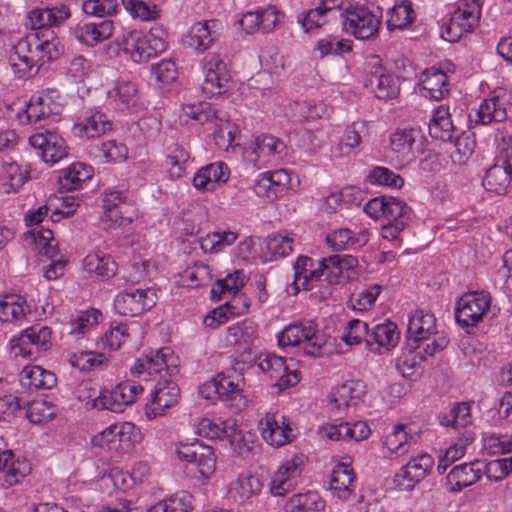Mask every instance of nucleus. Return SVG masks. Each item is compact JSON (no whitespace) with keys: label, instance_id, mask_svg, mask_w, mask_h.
<instances>
[{"label":"nucleus","instance_id":"obj_1","mask_svg":"<svg viewBox=\"0 0 512 512\" xmlns=\"http://www.w3.org/2000/svg\"><path fill=\"white\" fill-rule=\"evenodd\" d=\"M178 366V357L170 348L165 347L144 355L131 367L132 375L139 379L148 381L159 377L155 389L151 392V400L146 405L148 417L163 415L167 409L178 403L180 389L176 383L166 378L177 374Z\"/></svg>","mask_w":512,"mask_h":512},{"label":"nucleus","instance_id":"obj_2","mask_svg":"<svg viewBox=\"0 0 512 512\" xmlns=\"http://www.w3.org/2000/svg\"><path fill=\"white\" fill-rule=\"evenodd\" d=\"M42 32H31L21 38L9 56V64L16 77L28 78L38 72L39 67L58 56L57 42L45 37Z\"/></svg>","mask_w":512,"mask_h":512},{"label":"nucleus","instance_id":"obj_3","mask_svg":"<svg viewBox=\"0 0 512 512\" xmlns=\"http://www.w3.org/2000/svg\"><path fill=\"white\" fill-rule=\"evenodd\" d=\"M160 29H151L148 34L139 30L126 31L119 43L123 52L135 63H143L167 49Z\"/></svg>","mask_w":512,"mask_h":512},{"label":"nucleus","instance_id":"obj_4","mask_svg":"<svg viewBox=\"0 0 512 512\" xmlns=\"http://www.w3.org/2000/svg\"><path fill=\"white\" fill-rule=\"evenodd\" d=\"M482 11L480 0H460L451 17L441 25V37L449 42L458 41L479 24Z\"/></svg>","mask_w":512,"mask_h":512},{"label":"nucleus","instance_id":"obj_5","mask_svg":"<svg viewBox=\"0 0 512 512\" xmlns=\"http://www.w3.org/2000/svg\"><path fill=\"white\" fill-rule=\"evenodd\" d=\"M52 329L45 325H33L10 340V353L14 357L38 359L53 345Z\"/></svg>","mask_w":512,"mask_h":512},{"label":"nucleus","instance_id":"obj_6","mask_svg":"<svg viewBox=\"0 0 512 512\" xmlns=\"http://www.w3.org/2000/svg\"><path fill=\"white\" fill-rule=\"evenodd\" d=\"M277 341L281 348L304 344V353L312 357L319 356L324 345L317 325L312 320H302L286 326L278 334Z\"/></svg>","mask_w":512,"mask_h":512},{"label":"nucleus","instance_id":"obj_7","mask_svg":"<svg viewBox=\"0 0 512 512\" xmlns=\"http://www.w3.org/2000/svg\"><path fill=\"white\" fill-rule=\"evenodd\" d=\"M102 203L101 222L105 229L125 227L133 221L135 211L127 191L107 188L102 194Z\"/></svg>","mask_w":512,"mask_h":512},{"label":"nucleus","instance_id":"obj_8","mask_svg":"<svg viewBox=\"0 0 512 512\" xmlns=\"http://www.w3.org/2000/svg\"><path fill=\"white\" fill-rule=\"evenodd\" d=\"M492 297L486 291L465 293L457 301L456 322L470 333L490 312Z\"/></svg>","mask_w":512,"mask_h":512},{"label":"nucleus","instance_id":"obj_9","mask_svg":"<svg viewBox=\"0 0 512 512\" xmlns=\"http://www.w3.org/2000/svg\"><path fill=\"white\" fill-rule=\"evenodd\" d=\"M64 104L60 92L47 89L33 95L23 112L28 124L44 127L46 121L60 115Z\"/></svg>","mask_w":512,"mask_h":512},{"label":"nucleus","instance_id":"obj_10","mask_svg":"<svg viewBox=\"0 0 512 512\" xmlns=\"http://www.w3.org/2000/svg\"><path fill=\"white\" fill-rule=\"evenodd\" d=\"M343 30L356 39L368 40L377 35L381 16L363 6L346 9L342 14Z\"/></svg>","mask_w":512,"mask_h":512},{"label":"nucleus","instance_id":"obj_11","mask_svg":"<svg viewBox=\"0 0 512 512\" xmlns=\"http://www.w3.org/2000/svg\"><path fill=\"white\" fill-rule=\"evenodd\" d=\"M256 363L279 392L295 386L300 381L298 370L292 368L283 357L272 353H263L257 357Z\"/></svg>","mask_w":512,"mask_h":512},{"label":"nucleus","instance_id":"obj_12","mask_svg":"<svg viewBox=\"0 0 512 512\" xmlns=\"http://www.w3.org/2000/svg\"><path fill=\"white\" fill-rule=\"evenodd\" d=\"M512 179V135L503 139V147L496 162L485 174L483 185L488 191L503 194Z\"/></svg>","mask_w":512,"mask_h":512},{"label":"nucleus","instance_id":"obj_13","mask_svg":"<svg viewBox=\"0 0 512 512\" xmlns=\"http://www.w3.org/2000/svg\"><path fill=\"white\" fill-rule=\"evenodd\" d=\"M204 83L202 91L209 97L219 96L231 88V76L224 60L216 54L207 55L202 61Z\"/></svg>","mask_w":512,"mask_h":512},{"label":"nucleus","instance_id":"obj_14","mask_svg":"<svg viewBox=\"0 0 512 512\" xmlns=\"http://www.w3.org/2000/svg\"><path fill=\"white\" fill-rule=\"evenodd\" d=\"M259 429L263 440L273 447H282L295 437L290 419L279 412H266L259 421Z\"/></svg>","mask_w":512,"mask_h":512},{"label":"nucleus","instance_id":"obj_15","mask_svg":"<svg viewBox=\"0 0 512 512\" xmlns=\"http://www.w3.org/2000/svg\"><path fill=\"white\" fill-rule=\"evenodd\" d=\"M143 392L141 385L126 381L118 384L111 390H103L93 400V406L113 412H122L123 409L135 402L137 396Z\"/></svg>","mask_w":512,"mask_h":512},{"label":"nucleus","instance_id":"obj_16","mask_svg":"<svg viewBox=\"0 0 512 512\" xmlns=\"http://www.w3.org/2000/svg\"><path fill=\"white\" fill-rule=\"evenodd\" d=\"M371 70L367 71L364 81L366 88L370 89L378 99L389 100L399 94L397 80L380 64L378 56H372L368 62Z\"/></svg>","mask_w":512,"mask_h":512},{"label":"nucleus","instance_id":"obj_17","mask_svg":"<svg viewBox=\"0 0 512 512\" xmlns=\"http://www.w3.org/2000/svg\"><path fill=\"white\" fill-rule=\"evenodd\" d=\"M418 436L410 425L396 424L382 441L381 452L385 459L395 460L407 455L417 444Z\"/></svg>","mask_w":512,"mask_h":512},{"label":"nucleus","instance_id":"obj_18","mask_svg":"<svg viewBox=\"0 0 512 512\" xmlns=\"http://www.w3.org/2000/svg\"><path fill=\"white\" fill-rule=\"evenodd\" d=\"M366 394V385L361 380H348L334 387L329 396L331 410L339 417L348 414Z\"/></svg>","mask_w":512,"mask_h":512},{"label":"nucleus","instance_id":"obj_19","mask_svg":"<svg viewBox=\"0 0 512 512\" xmlns=\"http://www.w3.org/2000/svg\"><path fill=\"white\" fill-rule=\"evenodd\" d=\"M156 295L150 289H129L120 292L114 300V308L123 316L135 317L152 308Z\"/></svg>","mask_w":512,"mask_h":512},{"label":"nucleus","instance_id":"obj_20","mask_svg":"<svg viewBox=\"0 0 512 512\" xmlns=\"http://www.w3.org/2000/svg\"><path fill=\"white\" fill-rule=\"evenodd\" d=\"M422 138L421 131L416 128L397 129L391 134L390 148L401 165H407L416 159Z\"/></svg>","mask_w":512,"mask_h":512},{"label":"nucleus","instance_id":"obj_21","mask_svg":"<svg viewBox=\"0 0 512 512\" xmlns=\"http://www.w3.org/2000/svg\"><path fill=\"white\" fill-rule=\"evenodd\" d=\"M434 465L433 457L425 452L412 456L395 474L394 481L404 490H411L422 481Z\"/></svg>","mask_w":512,"mask_h":512},{"label":"nucleus","instance_id":"obj_22","mask_svg":"<svg viewBox=\"0 0 512 512\" xmlns=\"http://www.w3.org/2000/svg\"><path fill=\"white\" fill-rule=\"evenodd\" d=\"M304 465V456L295 455L284 461L270 482V491L274 496H284L299 483Z\"/></svg>","mask_w":512,"mask_h":512},{"label":"nucleus","instance_id":"obj_23","mask_svg":"<svg viewBox=\"0 0 512 512\" xmlns=\"http://www.w3.org/2000/svg\"><path fill=\"white\" fill-rule=\"evenodd\" d=\"M30 145L38 150L44 162L55 164L67 154L64 139L54 131L44 130L30 136Z\"/></svg>","mask_w":512,"mask_h":512},{"label":"nucleus","instance_id":"obj_24","mask_svg":"<svg viewBox=\"0 0 512 512\" xmlns=\"http://www.w3.org/2000/svg\"><path fill=\"white\" fill-rule=\"evenodd\" d=\"M112 130V122L101 111L89 108L82 111L72 132L79 138H96Z\"/></svg>","mask_w":512,"mask_h":512},{"label":"nucleus","instance_id":"obj_25","mask_svg":"<svg viewBox=\"0 0 512 512\" xmlns=\"http://www.w3.org/2000/svg\"><path fill=\"white\" fill-rule=\"evenodd\" d=\"M482 478L481 461L475 460L454 466L446 475L445 489L452 494H458L465 488L476 484Z\"/></svg>","mask_w":512,"mask_h":512},{"label":"nucleus","instance_id":"obj_26","mask_svg":"<svg viewBox=\"0 0 512 512\" xmlns=\"http://www.w3.org/2000/svg\"><path fill=\"white\" fill-rule=\"evenodd\" d=\"M318 434L323 439L331 441H362L371 434V429L366 422L357 421L352 424L341 422L339 424H327L318 429Z\"/></svg>","mask_w":512,"mask_h":512},{"label":"nucleus","instance_id":"obj_27","mask_svg":"<svg viewBox=\"0 0 512 512\" xmlns=\"http://www.w3.org/2000/svg\"><path fill=\"white\" fill-rule=\"evenodd\" d=\"M418 85L422 96L436 101L444 99L450 91L447 74L435 67L426 69L420 74Z\"/></svg>","mask_w":512,"mask_h":512},{"label":"nucleus","instance_id":"obj_28","mask_svg":"<svg viewBox=\"0 0 512 512\" xmlns=\"http://www.w3.org/2000/svg\"><path fill=\"white\" fill-rule=\"evenodd\" d=\"M230 170L226 163L217 161L205 165L195 173L192 184L199 191H214L228 181Z\"/></svg>","mask_w":512,"mask_h":512},{"label":"nucleus","instance_id":"obj_29","mask_svg":"<svg viewBox=\"0 0 512 512\" xmlns=\"http://www.w3.org/2000/svg\"><path fill=\"white\" fill-rule=\"evenodd\" d=\"M400 332L397 325L386 321L375 325L367 338V347L370 351L378 354L390 351L398 344Z\"/></svg>","mask_w":512,"mask_h":512},{"label":"nucleus","instance_id":"obj_30","mask_svg":"<svg viewBox=\"0 0 512 512\" xmlns=\"http://www.w3.org/2000/svg\"><path fill=\"white\" fill-rule=\"evenodd\" d=\"M407 334L414 342H425L441 333L437 331L436 318L433 314L416 310L409 316Z\"/></svg>","mask_w":512,"mask_h":512},{"label":"nucleus","instance_id":"obj_31","mask_svg":"<svg viewBox=\"0 0 512 512\" xmlns=\"http://www.w3.org/2000/svg\"><path fill=\"white\" fill-rule=\"evenodd\" d=\"M355 475L349 462L338 463L331 474L330 490L334 498L348 501L354 491Z\"/></svg>","mask_w":512,"mask_h":512},{"label":"nucleus","instance_id":"obj_32","mask_svg":"<svg viewBox=\"0 0 512 512\" xmlns=\"http://www.w3.org/2000/svg\"><path fill=\"white\" fill-rule=\"evenodd\" d=\"M219 31L220 24L217 20L197 22L190 28L188 45L199 52H204L217 40Z\"/></svg>","mask_w":512,"mask_h":512},{"label":"nucleus","instance_id":"obj_33","mask_svg":"<svg viewBox=\"0 0 512 512\" xmlns=\"http://www.w3.org/2000/svg\"><path fill=\"white\" fill-rule=\"evenodd\" d=\"M112 20H103L99 23H83L75 27L73 34L76 39L87 46L93 47L109 39L113 34Z\"/></svg>","mask_w":512,"mask_h":512},{"label":"nucleus","instance_id":"obj_34","mask_svg":"<svg viewBox=\"0 0 512 512\" xmlns=\"http://www.w3.org/2000/svg\"><path fill=\"white\" fill-rule=\"evenodd\" d=\"M30 465L25 460H14L12 451L0 453V473H2V486L5 488L18 484L30 473Z\"/></svg>","mask_w":512,"mask_h":512},{"label":"nucleus","instance_id":"obj_35","mask_svg":"<svg viewBox=\"0 0 512 512\" xmlns=\"http://www.w3.org/2000/svg\"><path fill=\"white\" fill-rule=\"evenodd\" d=\"M470 120L480 125L503 122L507 118L505 101L498 96L485 99L475 111L470 113Z\"/></svg>","mask_w":512,"mask_h":512},{"label":"nucleus","instance_id":"obj_36","mask_svg":"<svg viewBox=\"0 0 512 512\" xmlns=\"http://www.w3.org/2000/svg\"><path fill=\"white\" fill-rule=\"evenodd\" d=\"M25 245L32 247L41 255L52 259L57 255V242L53 237V232L49 228H32L23 234Z\"/></svg>","mask_w":512,"mask_h":512},{"label":"nucleus","instance_id":"obj_37","mask_svg":"<svg viewBox=\"0 0 512 512\" xmlns=\"http://www.w3.org/2000/svg\"><path fill=\"white\" fill-rule=\"evenodd\" d=\"M284 148V143L278 138L271 135H262L244 149L243 155L248 162L257 165L260 157L279 154Z\"/></svg>","mask_w":512,"mask_h":512},{"label":"nucleus","instance_id":"obj_38","mask_svg":"<svg viewBox=\"0 0 512 512\" xmlns=\"http://www.w3.org/2000/svg\"><path fill=\"white\" fill-rule=\"evenodd\" d=\"M244 386V379L236 371L228 373H219L212 379L208 388L218 391V398L224 401L234 400L241 396Z\"/></svg>","mask_w":512,"mask_h":512},{"label":"nucleus","instance_id":"obj_39","mask_svg":"<svg viewBox=\"0 0 512 512\" xmlns=\"http://www.w3.org/2000/svg\"><path fill=\"white\" fill-rule=\"evenodd\" d=\"M93 168L81 162H75L63 169L59 176L61 190L74 191L81 189L83 184L93 176Z\"/></svg>","mask_w":512,"mask_h":512},{"label":"nucleus","instance_id":"obj_40","mask_svg":"<svg viewBox=\"0 0 512 512\" xmlns=\"http://www.w3.org/2000/svg\"><path fill=\"white\" fill-rule=\"evenodd\" d=\"M19 377L21 385L27 388L51 389L57 383L53 372L36 365L25 366Z\"/></svg>","mask_w":512,"mask_h":512},{"label":"nucleus","instance_id":"obj_41","mask_svg":"<svg viewBox=\"0 0 512 512\" xmlns=\"http://www.w3.org/2000/svg\"><path fill=\"white\" fill-rule=\"evenodd\" d=\"M325 501L315 491L292 495L285 503V512H324Z\"/></svg>","mask_w":512,"mask_h":512},{"label":"nucleus","instance_id":"obj_42","mask_svg":"<svg viewBox=\"0 0 512 512\" xmlns=\"http://www.w3.org/2000/svg\"><path fill=\"white\" fill-rule=\"evenodd\" d=\"M428 128L432 138L451 141L454 138L455 127L451 120L449 108L440 106L435 109Z\"/></svg>","mask_w":512,"mask_h":512},{"label":"nucleus","instance_id":"obj_43","mask_svg":"<svg viewBox=\"0 0 512 512\" xmlns=\"http://www.w3.org/2000/svg\"><path fill=\"white\" fill-rule=\"evenodd\" d=\"M441 425L452 427L455 430L464 431L472 430L473 419L471 415V407L468 403H458L453 406L448 413H444L439 417Z\"/></svg>","mask_w":512,"mask_h":512},{"label":"nucleus","instance_id":"obj_44","mask_svg":"<svg viewBox=\"0 0 512 512\" xmlns=\"http://www.w3.org/2000/svg\"><path fill=\"white\" fill-rule=\"evenodd\" d=\"M30 307L17 295H5L0 298V322H17L24 319Z\"/></svg>","mask_w":512,"mask_h":512},{"label":"nucleus","instance_id":"obj_45","mask_svg":"<svg viewBox=\"0 0 512 512\" xmlns=\"http://www.w3.org/2000/svg\"><path fill=\"white\" fill-rule=\"evenodd\" d=\"M367 241L366 235L358 237L348 228L333 230L326 236V243L333 251H342L349 248L359 247Z\"/></svg>","mask_w":512,"mask_h":512},{"label":"nucleus","instance_id":"obj_46","mask_svg":"<svg viewBox=\"0 0 512 512\" xmlns=\"http://www.w3.org/2000/svg\"><path fill=\"white\" fill-rule=\"evenodd\" d=\"M387 27L390 30L405 29L409 27L415 20V12L412 3L403 0L388 10Z\"/></svg>","mask_w":512,"mask_h":512},{"label":"nucleus","instance_id":"obj_47","mask_svg":"<svg viewBox=\"0 0 512 512\" xmlns=\"http://www.w3.org/2000/svg\"><path fill=\"white\" fill-rule=\"evenodd\" d=\"M83 267L89 274L110 278L117 271V264L110 255L89 254L83 260Z\"/></svg>","mask_w":512,"mask_h":512},{"label":"nucleus","instance_id":"obj_48","mask_svg":"<svg viewBox=\"0 0 512 512\" xmlns=\"http://www.w3.org/2000/svg\"><path fill=\"white\" fill-rule=\"evenodd\" d=\"M313 261L308 256H299L294 264V280L291 284L294 294L302 290H311L313 286L312 281H316V277L310 276L313 272Z\"/></svg>","mask_w":512,"mask_h":512},{"label":"nucleus","instance_id":"obj_49","mask_svg":"<svg viewBox=\"0 0 512 512\" xmlns=\"http://www.w3.org/2000/svg\"><path fill=\"white\" fill-rule=\"evenodd\" d=\"M262 489V482L254 475H240L231 484V493L239 502H245L258 495Z\"/></svg>","mask_w":512,"mask_h":512},{"label":"nucleus","instance_id":"obj_50","mask_svg":"<svg viewBox=\"0 0 512 512\" xmlns=\"http://www.w3.org/2000/svg\"><path fill=\"white\" fill-rule=\"evenodd\" d=\"M310 276L316 277V281L323 280L331 286L337 285L343 279L350 277L342 274L332 255L319 260L318 268H315Z\"/></svg>","mask_w":512,"mask_h":512},{"label":"nucleus","instance_id":"obj_51","mask_svg":"<svg viewBox=\"0 0 512 512\" xmlns=\"http://www.w3.org/2000/svg\"><path fill=\"white\" fill-rule=\"evenodd\" d=\"M197 466L199 473L203 477H210L216 469V456L212 447L200 442L196 444V450L188 461Z\"/></svg>","mask_w":512,"mask_h":512},{"label":"nucleus","instance_id":"obj_52","mask_svg":"<svg viewBox=\"0 0 512 512\" xmlns=\"http://www.w3.org/2000/svg\"><path fill=\"white\" fill-rule=\"evenodd\" d=\"M109 97L118 101V108L128 109L136 105L138 101V90L135 83L126 80H120L115 87L108 92Z\"/></svg>","mask_w":512,"mask_h":512},{"label":"nucleus","instance_id":"obj_53","mask_svg":"<svg viewBox=\"0 0 512 512\" xmlns=\"http://www.w3.org/2000/svg\"><path fill=\"white\" fill-rule=\"evenodd\" d=\"M238 238L233 231H217L207 234L200 239V247L205 253H217L231 246Z\"/></svg>","mask_w":512,"mask_h":512},{"label":"nucleus","instance_id":"obj_54","mask_svg":"<svg viewBox=\"0 0 512 512\" xmlns=\"http://www.w3.org/2000/svg\"><path fill=\"white\" fill-rule=\"evenodd\" d=\"M257 334V325L252 321L245 319L227 328L226 341L231 345L250 344Z\"/></svg>","mask_w":512,"mask_h":512},{"label":"nucleus","instance_id":"obj_55","mask_svg":"<svg viewBox=\"0 0 512 512\" xmlns=\"http://www.w3.org/2000/svg\"><path fill=\"white\" fill-rule=\"evenodd\" d=\"M294 238L290 234H271L266 240L269 260H277L288 256L293 250Z\"/></svg>","mask_w":512,"mask_h":512},{"label":"nucleus","instance_id":"obj_56","mask_svg":"<svg viewBox=\"0 0 512 512\" xmlns=\"http://www.w3.org/2000/svg\"><path fill=\"white\" fill-rule=\"evenodd\" d=\"M25 402V408L22 410H26V416L33 424L45 423L55 415V407L44 399L25 400Z\"/></svg>","mask_w":512,"mask_h":512},{"label":"nucleus","instance_id":"obj_57","mask_svg":"<svg viewBox=\"0 0 512 512\" xmlns=\"http://www.w3.org/2000/svg\"><path fill=\"white\" fill-rule=\"evenodd\" d=\"M482 476L489 480L499 482L512 473V455L510 457L498 458L487 463L481 461Z\"/></svg>","mask_w":512,"mask_h":512},{"label":"nucleus","instance_id":"obj_58","mask_svg":"<svg viewBox=\"0 0 512 512\" xmlns=\"http://www.w3.org/2000/svg\"><path fill=\"white\" fill-rule=\"evenodd\" d=\"M234 422V419L216 422L209 418H203L198 424L197 432L200 436L208 439H221L227 437Z\"/></svg>","mask_w":512,"mask_h":512},{"label":"nucleus","instance_id":"obj_59","mask_svg":"<svg viewBox=\"0 0 512 512\" xmlns=\"http://www.w3.org/2000/svg\"><path fill=\"white\" fill-rule=\"evenodd\" d=\"M137 328V324L128 326L127 324L119 323L112 326L102 338L103 346L111 350L119 349L121 345L132 336V333L135 332Z\"/></svg>","mask_w":512,"mask_h":512},{"label":"nucleus","instance_id":"obj_60","mask_svg":"<svg viewBox=\"0 0 512 512\" xmlns=\"http://www.w3.org/2000/svg\"><path fill=\"white\" fill-rule=\"evenodd\" d=\"M246 277L242 271H235L228 274L225 278L219 279L211 290L212 298L216 296L220 299L222 294H235L238 293L240 288L243 287Z\"/></svg>","mask_w":512,"mask_h":512},{"label":"nucleus","instance_id":"obj_61","mask_svg":"<svg viewBox=\"0 0 512 512\" xmlns=\"http://www.w3.org/2000/svg\"><path fill=\"white\" fill-rule=\"evenodd\" d=\"M184 117L191 119L198 124L213 122L216 118V112L207 102H198L195 104H184L182 106Z\"/></svg>","mask_w":512,"mask_h":512},{"label":"nucleus","instance_id":"obj_62","mask_svg":"<svg viewBox=\"0 0 512 512\" xmlns=\"http://www.w3.org/2000/svg\"><path fill=\"white\" fill-rule=\"evenodd\" d=\"M227 438L233 451L242 458H246L254 446L253 435L239 430L236 421L232 429H230Z\"/></svg>","mask_w":512,"mask_h":512},{"label":"nucleus","instance_id":"obj_63","mask_svg":"<svg viewBox=\"0 0 512 512\" xmlns=\"http://www.w3.org/2000/svg\"><path fill=\"white\" fill-rule=\"evenodd\" d=\"M68 361L73 367H76L81 371H90L100 367L107 361V358L104 354L92 351H81L70 354Z\"/></svg>","mask_w":512,"mask_h":512},{"label":"nucleus","instance_id":"obj_64","mask_svg":"<svg viewBox=\"0 0 512 512\" xmlns=\"http://www.w3.org/2000/svg\"><path fill=\"white\" fill-rule=\"evenodd\" d=\"M190 158L189 152L182 146L175 144L166 158V165L169 166L171 178L179 179L185 171V164Z\"/></svg>","mask_w":512,"mask_h":512}]
</instances>
